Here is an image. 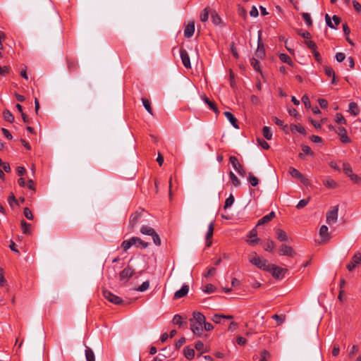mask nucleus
Returning <instances> with one entry per match:
<instances>
[{
    "label": "nucleus",
    "mask_w": 361,
    "mask_h": 361,
    "mask_svg": "<svg viewBox=\"0 0 361 361\" xmlns=\"http://www.w3.org/2000/svg\"><path fill=\"white\" fill-rule=\"evenodd\" d=\"M258 144L264 149H269L270 146L269 143L263 139H257Z\"/></svg>",
    "instance_id": "obj_59"
},
{
    "label": "nucleus",
    "mask_w": 361,
    "mask_h": 361,
    "mask_svg": "<svg viewBox=\"0 0 361 361\" xmlns=\"http://www.w3.org/2000/svg\"><path fill=\"white\" fill-rule=\"evenodd\" d=\"M325 74L329 77H333L335 75V72L331 67L325 66L324 67Z\"/></svg>",
    "instance_id": "obj_57"
},
{
    "label": "nucleus",
    "mask_w": 361,
    "mask_h": 361,
    "mask_svg": "<svg viewBox=\"0 0 361 361\" xmlns=\"http://www.w3.org/2000/svg\"><path fill=\"white\" fill-rule=\"evenodd\" d=\"M279 59L280 60L283 62V63H288L290 66L293 65V61H292V59H290V57L286 54H281L279 55Z\"/></svg>",
    "instance_id": "obj_42"
},
{
    "label": "nucleus",
    "mask_w": 361,
    "mask_h": 361,
    "mask_svg": "<svg viewBox=\"0 0 361 361\" xmlns=\"http://www.w3.org/2000/svg\"><path fill=\"white\" fill-rule=\"evenodd\" d=\"M302 16L308 27L312 25V20L311 19L310 15L308 13H302Z\"/></svg>",
    "instance_id": "obj_49"
},
{
    "label": "nucleus",
    "mask_w": 361,
    "mask_h": 361,
    "mask_svg": "<svg viewBox=\"0 0 361 361\" xmlns=\"http://www.w3.org/2000/svg\"><path fill=\"white\" fill-rule=\"evenodd\" d=\"M361 264V253L357 252L352 257L351 261L346 265V268L349 271L355 269L357 265Z\"/></svg>",
    "instance_id": "obj_7"
},
{
    "label": "nucleus",
    "mask_w": 361,
    "mask_h": 361,
    "mask_svg": "<svg viewBox=\"0 0 361 361\" xmlns=\"http://www.w3.org/2000/svg\"><path fill=\"white\" fill-rule=\"evenodd\" d=\"M271 318L273 319L276 320L277 322V325L279 326V325H281L284 322V321L286 319V316L283 315V314L279 315V314H276L272 315Z\"/></svg>",
    "instance_id": "obj_43"
},
{
    "label": "nucleus",
    "mask_w": 361,
    "mask_h": 361,
    "mask_svg": "<svg viewBox=\"0 0 361 361\" xmlns=\"http://www.w3.org/2000/svg\"><path fill=\"white\" fill-rule=\"evenodd\" d=\"M226 118L230 121L231 124L236 129L239 128L238 120L229 111H225L224 113Z\"/></svg>",
    "instance_id": "obj_20"
},
{
    "label": "nucleus",
    "mask_w": 361,
    "mask_h": 361,
    "mask_svg": "<svg viewBox=\"0 0 361 361\" xmlns=\"http://www.w3.org/2000/svg\"><path fill=\"white\" fill-rule=\"evenodd\" d=\"M262 133H263V136L267 139V140H271L272 138V132L271 130V128L268 126H264L262 129Z\"/></svg>",
    "instance_id": "obj_37"
},
{
    "label": "nucleus",
    "mask_w": 361,
    "mask_h": 361,
    "mask_svg": "<svg viewBox=\"0 0 361 361\" xmlns=\"http://www.w3.org/2000/svg\"><path fill=\"white\" fill-rule=\"evenodd\" d=\"M275 248V243L271 240H268L264 245V249L267 251L272 252Z\"/></svg>",
    "instance_id": "obj_32"
},
{
    "label": "nucleus",
    "mask_w": 361,
    "mask_h": 361,
    "mask_svg": "<svg viewBox=\"0 0 361 361\" xmlns=\"http://www.w3.org/2000/svg\"><path fill=\"white\" fill-rule=\"evenodd\" d=\"M214 222L212 221L208 226V230H207V232L206 233V237H205L207 247H210L212 245V242L211 239L214 234Z\"/></svg>",
    "instance_id": "obj_11"
},
{
    "label": "nucleus",
    "mask_w": 361,
    "mask_h": 361,
    "mask_svg": "<svg viewBox=\"0 0 361 361\" xmlns=\"http://www.w3.org/2000/svg\"><path fill=\"white\" fill-rule=\"evenodd\" d=\"M212 16V20L214 24L219 25L221 23V18L214 11L211 13Z\"/></svg>",
    "instance_id": "obj_56"
},
{
    "label": "nucleus",
    "mask_w": 361,
    "mask_h": 361,
    "mask_svg": "<svg viewBox=\"0 0 361 361\" xmlns=\"http://www.w3.org/2000/svg\"><path fill=\"white\" fill-rule=\"evenodd\" d=\"M249 261L251 264L264 271H267L270 266L268 260L261 258L256 253L249 255Z\"/></svg>",
    "instance_id": "obj_1"
},
{
    "label": "nucleus",
    "mask_w": 361,
    "mask_h": 361,
    "mask_svg": "<svg viewBox=\"0 0 361 361\" xmlns=\"http://www.w3.org/2000/svg\"><path fill=\"white\" fill-rule=\"evenodd\" d=\"M270 358V353L269 351L264 350L260 353V358L259 361H269Z\"/></svg>",
    "instance_id": "obj_48"
},
{
    "label": "nucleus",
    "mask_w": 361,
    "mask_h": 361,
    "mask_svg": "<svg viewBox=\"0 0 361 361\" xmlns=\"http://www.w3.org/2000/svg\"><path fill=\"white\" fill-rule=\"evenodd\" d=\"M279 255L293 257L295 256L296 252L292 247L286 244H282L279 247Z\"/></svg>",
    "instance_id": "obj_8"
},
{
    "label": "nucleus",
    "mask_w": 361,
    "mask_h": 361,
    "mask_svg": "<svg viewBox=\"0 0 361 361\" xmlns=\"http://www.w3.org/2000/svg\"><path fill=\"white\" fill-rule=\"evenodd\" d=\"M134 273V269H133L130 266H127L123 270H122L120 272L119 280L123 283H126L133 276Z\"/></svg>",
    "instance_id": "obj_5"
},
{
    "label": "nucleus",
    "mask_w": 361,
    "mask_h": 361,
    "mask_svg": "<svg viewBox=\"0 0 361 361\" xmlns=\"http://www.w3.org/2000/svg\"><path fill=\"white\" fill-rule=\"evenodd\" d=\"M229 178H230V180H231L233 185L235 186V187H238L240 186V181L239 180V179L237 178V176L233 173V172L232 171H230L229 172Z\"/></svg>",
    "instance_id": "obj_41"
},
{
    "label": "nucleus",
    "mask_w": 361,
    "mask_h": 361,
    "mask_svg": "<svg viewBox=\"0 0 361 361\" xmlns=\"http://www.w3.org/2000/svg\"><path fill=\"white\" fill-rule=\"evenodd\" d=\"M328 230V227L325 225L322 226L319 229V235L326 240L329 239Z\"/></svg>",
    "instance_id": "obj_38"
},
{
    "label": "nucleus",
    "mask_w": 361,
    "mask_h": 361,
    "mask_svg": "<svg viewBox=\"0 0 361 361\" xmlns=\"http://www.w3.org/2000/svg\"><path fill=\"white\" fill-rule=\"evenodd\" d=\"M21 229L24 234H30L31 224L27 223L25 220H22L20 222Z\"/></svg>",
    "instance_id": "obj_29"
},
{
    "label": "nucleus",
    "mask_w": 361,
    "mask_h": 361,
    "mask_svg": "<svg viewBox=\"0 0 361 361\" xmlns=\"http://www.w3.org/2000/svg\"><path fill=\"white\" fill-rule=\"evenodd\" d=\"M102 293L105 299L114 305H121L123 302L121 298L114 295L106 289L103 290Z\"/></svg>",
    "instance_id": "obj_2"
},
{
    "label": "nucleus",
    "mask_w": 361,
    "mask_h": 361,
    "mask_svg": "<svg viewBox=\"0 0 361 361\" xmlns=\"http://www.w3.org/2000/svg\"><path fill=\"white\" fill-rule=\"evenodd\" d=\"M202 99L204 102V103H206L209 106L210 109L214 111L216 114L219 113V111L218 110L216 105L214 102L210 101L209 98L207 97L206 96L202 97Z\"/></svg>",
    "instance_id": "obj_25"
},
{
    "label": "nucleus",
    "mask_w": 361,
    "mask_h": 361,
    "mask_svg": "<svg viewBox=\"0 0 361 361\" xmlns=\"http://www.w3.org/2000/svg\"><path fill=\"white\" fill-rule=\"evenodd\" d=\"M338 216V205L331 207L326 213V223L329 225L336 222Z\"/></svg>",
    "instance_id": "obj_4"
},
{
    "label": "nucleus",
    "mask_w": 361,
    "mask_h": 361,
    "mask_svg": "<svg viewBox=\"0 0 361 361\" xmlns=\"http://www.w3.org/2000/svg\"><path fill=\"white\" fill-rule=\"evenodd\" d=\"M23 214H24V216L29 220H32L33 219V215H32V213L31 212V210L27 208V207H25L24 209V211H23Z\"/></svg>",
    "instance_id": "obj_58"
},
{
    "label": "nucleus",
    "mask_w": 361,
    "mask_h": 361,
    "mask_svg": "<svg viewBox=\"0 0 361 361\" xmlns=\"http://www.w3.org/2000/svg\"><path fill=\"white\" fill-rule=\"evenodd\" d=\"M195 348L197 350L201 351V353L198 355V356H201L204 353L207 352V350H204V345L202 341H198L196 342L195 345Z\"/></svg>",
    "instance_id": "obj_39"
},
{
    "label": "nucleus",
    "mask_w": 361,
    "mask_h": 361,
    "mask_svg": "<svg viewBox=\"0 0 361 361\" xmlns=\"http://www.w3.org/2000/svg\"><path fill=\"white\" fill-rule=\"evenodd\" d=\"M209 8H205L202 12L200 13V20L202 22H206L208 18H209Z\"/></svg>",
    "instance_id": "obj_46"
},
{
    "label": "nucleus",
    "mask_w": 361,
    "mask_h": 361,
    "mask_svg": "<svg viewBox=\"0 0 361 361\" xmlns=\"http://www.w3.org/2000/svg\"><path fill=\"white\" fill-rule=\"evenodd\" d=\"M289 128L293 133L297 131L304 135L307 133L305 128L300 124H291Z\"/></svg>",
    "instance_id": "obj_21"
},
{
    "label": "nucleus",
    "mask_w": 361,
    "mask_h": 361,
    "mask_svg": "<svg viewBox=\"0 0 361 361\" xmlns=\"http://www.w3.org/2000/svg\"><path fill=\"white\" fill-rule=\"evenodd\" d=\"M349 178L355 183L361 184V178L358 176L357 174L353 173Z\"/></svg>",
    "instance_id": "obj_62"
},
{
    "label": "nucleus",
    "mask_w": 361,
    "mask_h": 361,
    "mask_svg": "<svg viewBox=\"0 0 361 361\" xmlns=\"http://www.w3.org/2000/svg\"><path fill=\"white\" fill-rule=\"evenodd\" d=\"M288 172L290 175L294 178L299 179L300 178H302V174L294 167H290Z\"/></svg>",
    "instance_id": "obj_35"
},
{
    "label": "nucleus",
    "mask_w": 361,
    "mask_h": 361,
    "mask_svg": "<svg viewBox=\"0 0 361 361\" xmlns=\"http://www.w3.org/2000/svg\"><path fill=\"white\" fill-rule=\"evenodd\" d=\"M85 357H86V360L87 361H95V357H94V352L92 351V350L86 346V349H85Z\"/></svg>",
    "instance_id": "obj_30"
},
{
    "label": "nucleus",
    "mask_w": 361,
    "mask_h": 361,
    "mask_svg": "<svg viewBox=\"0 0 361 361\" xmlns=\"http://www.w3.org/2000/svg\"><path fill=\"white\" fill-rule=\"evenodd\" d=\"M132 241L134 243V245L137 247H142V248H146L148 247L149 243L143 241L142 239L137 237H132Z\"/></svg>",
    "instance_id": "obj_26"
},
{
    "label": "nucleus",
    "mask_w": 361,
    "mask_h": 361,
    "mask_svg": "<svg viewBox=\"0 0 361 361\" xmlns=\"http://www.w3.org/2000/svg\"><path fill=\"white\" fill-rule=\"evenodd\" d=\"M234 202V197L232 194L229 195V197L226 200L224 204V209L230 207Z\"/></svg>",
    "instance_id": "obj_50"
},
{
    "label": "nucleus",
    "mask_w": 361,
    "mask_h": 361,
    "mask_svg": "<svg viewBox=\"0 0 361 361\" xmlns=\"http://www.w3.org/2000/svg\"><path fill=\"white\" fill-rule=\"evenodd\" d=\"M272 120L275 123L276 125H277L278 126H279L280 128H281V129L285 132V133H288V130H289V128L288 126V125L286 124H284V122L279 119V118L274 116L272 118Z\"/></svg>",
    "instance_id": "obj_22"
},
{
    "label": "nucleus",
    "mask_w": 361,
    "mask_h": 361,
    "mask_svg": "<svg viewBox=\"0 0 361 361\" xmlns=\"http://www.w3.org/2000/svg\"><path fill=\"white\" fill-rule=\"evenodd\" d=\"M247 180L249 183L251 184V185L253 187H255L259 184L258 178L253 176L251 173H249Z\"/></svg>",
    "instance_id": "obj_45"
},
{
    "label": "nucleus",
    "mask_w": 361,
    "mask_h": 361,
    "mask_svg": "<svg viewBox=\"0 0 361 361\" xmlns=\"http://www.w3.org/2000/svg\"><path fill=\"white\" fill-rule=\"evenodd\" d=\"M307 47L313 51H317V44L312 40L305 41Z\"/></svg>",
    "instance_id": "obj_53"
},
{
    "label": "nucleus",
    "mask_w": 361,
    "mask_h": 361,
    "mask_svg": "<svg viewBox=\"0 0 361 361\" xmlns=\"http://www.w3.org/2000/svg\"><path fill=\"white\" fill-rule=\"evenodd\" d=\"M265 55H266V54H265V49L264 47V44L261 42L260 35H259L258 46H257V49L255 51V56L257 58L262 59L265 57Z\"/></svg>",
    "instance_id": "obj_15"
},
{
    "label": "nucleus",
    "mask_w": 361,
    "mask_h": 361,
    "mask_svg": "<svg viewBox=\"0 0 361 361\" xmlns=\"http://www.w3.org/2000/svg\"><path fill=\"white\" fill-rule=\"evenodd\" d=\"M3 116H4V118L9 122V123H13L14 121V116L11 113L10 111L8 110H5L3 112Z\"/></svg>",
    "instance_id": "obj_40"
},
{
    "label": "nucleus",
    "mask_w": 361,
    "mask_h": 361,
    "mask_svg": "<svg viewBox=\"0 0 361 361\" xmlns=\"http://www.w3.org/2000/svg\"><path fill=\"white\" fill-rule=\"evenodd\" d=\"M190 329L197 336H201L203 331L202 324L193 322L192 319H190Z\"/></svg>",
    "instance_id": "obj_13"
},
{
    "label": "nucleus",
    "mask_w": 361,
    "mask_h": 361,
    "mask_svg": "<svg viewBox=\"0 0 361 361\" xmlns=\"http://www.w3.org/2000/svg\"><path fill=\"white\" fill-rule=\"evenodd\" d=\"M141 100L145 109L147 111V112L151 115H153L152 108L151 106L150 102L146 98H142Z\"/></svg>",
    "instance_id": "obj_36"
},
{
    "label": "nucleus",
    "mask_w": 361,
    "mask_h": 361,
    "mask_svg": "<svg viewBox=\"0 0 361 361\" xmlns=\"http://www.w3.org/2000/svg\"><path fill=\"white\" fill-rule=\"evenodd\" d=\"M332 19L334 20V24L332 23L330 16L328 14H326L325 20H326V25L331 29H335L336 28L335 25H338L341 23V19L340 17H338L336 15L333 16Z\"/></svg>",
    "instance_id": "obj_14"
},
{
    "label": "nucleus",
    "mask_w": 361,
    "mask_h": 361,
    "mask_svg": "<svg viewBox=\"0 0 361 361\" xmlns=\"http://www.w3.org/2000/svg\"><path fill=\"white\" fill-rule=\"evenodd\" d=\"M195 32V23L194 21H190L186 25L184 30V36L186 38H190L192 37Z\"/></svg>",
    "instance_id": "obj_16"
},
{
    "label": "nucleus",
    "mask_w": 361,
    "mask_h": 361,
    "mask_svg": "<svg viewBox=\"0 0 361 361\" xmlns=\"http://www.w3.org/2000/svg\"><path fill=\"white\" fill-rule=\"evenodd\" d=\"M140 232L142 234L147 235H152V234L155 233V231L154 228L147 226H142L140 229Z\"/></svg>",
    "instance_id": "obj_31"
},
{
    "label": "nucleus",
    "mask_w": 361,
    "mask_h": 361,
    "mask_svg": "<svg viewBox=\"0 0 361 361\" xmlns=\"http://www.w3.org/2000/svg\"><path fill=\"white\" fill-rule=\"evenodd\" d=\"M276 236L277 239L281 242H285L288 240L286 233L280 228H277L276 230Z\"/></svg>",
    "instance_id": "obj_23"
},
{
    "label": "nucleus",
    "mask_w": 361,
    "mask_h": 361,
    "mask_svg": "<svg viewBox=\"0 0 361 361\" xmlns=\"http://www.w3.org/2000/svg\"><path fill=\"white\" fill-rule=\"evenodd\" d=\"M182 317L179 314H176L173 318V322L175 324H177V325H179V326H181L183 322H182Z\"/></svg>",
    "instance_id": "obj_63"
},
{
    "label": "nucleus",
    "mask_w": 361,
    "mask_h": 361,
    "mask_svg": "<svg viewBox=\"0 0 361 361\" xmlns=\"http://www.w3.org/2000/svg\"><path fill=\"white\" fill-rule=\"evenodd\" d=\"M302 102H303V104L306 108H307V109L311 108V103H310V99L307 95L305 94L302 97Z\"/></svg>",
    "instance_id": "obj_60"
},
{
    "label": "nucleus",
    "mask_w": 361,
    "mask_h": 361,
    "mask_svg": "<svg viewBox=\"0 0 361 361\" xmlns=\"http://www.w3.org/2000/svg\"><path fill=\"white\" fill-rule=\"evenodd\" d=\"M323 184L328 188H331V189H333V188H336L338 187V184L337 183L331 179V178H329V179H327V180H325L323 181Z\"/></svg>",
    "instance_id": "obj_34"
},
{
    "label": "nucleus",
    "mask_w": 361,
    "mask_h": 361,
    "mask_svg": "<svg viewBox=\"0 0 361 361\" xmlns=\"http://www.w3.org/2000/svg\"><path fill=\"white\" fill-rule=\"evenodd\" d=\"M274 217H275V212H271L269 214L264 216L262 218H261L258 221V222L257 224V226H262V225H264V224L269 223Z\"/></svg>",
    "instance_id": "obj_18"
},
{
    "label": "nucleus",
    "mask_w": 361,
    "mask_h": 361,
    "mask_svg": "<svg viewBox=\"0 0 361 361\" xmlns=\"http://www.w3.org/2000/svg\"><path fill=\"white\" fill-rule=\"evenodd\" d=\"M249 240H247V243L250 245H256L259 242V238H257V231L255 228H252L248 234Z\"/></svg>",
    "instance_id": "obj_12"
},
{
    "label": "nucleus",
    "mask_w": 361,
    "mask_h": 361,
    "mask_svg": "<svg viewBox=\"0 0 361 361\" xmlns=\"http://www.w3.org/2000/svg\"><path fill=\"white\" fill-rule=\"evenodd\" d=\"M134 242L132 241V238L128 240H124L121 243V247L124 251H127L132 245H134Z\"/></svg>",
    "instance_id": "obj_44"
},
{
    "label": "nucleus",
    "mask_w": 361,
    "mask_h": 361,
    "mask_svg": "<svg viewBox=\"0 0 361 361\" xmlns=\"http://www.w3.org/2000/svg\"><path fill=\"white\" fill-rule=\"evenodd\" d=\"M229 162L232 164L233 169L242 176L246 174L244 167L239 163L238 159L235 156L229 158Z\"/></svg>",
    "instance_id": "obj_6"
},
{
    "label": "nucleus",
    "mask_w": 361,
    "mask_h": 361,
    "mask_svg": "<svg viewBox=\"0 0 361 361\" xmlns=\"http://www.w3.org/2000/svg\"><path fill=\"white\" fill-rule=\"evenodd\" d=\"M216 271V268L214 267H211L210 269H208L207 272H206L204 274V276L206 277V278H209L213 275L215 274Z\"/></svg>",
    "instance_id": "obj_64"
},
{
    "label": "nucleus",
    "mask_w": 361,
    "mask_h": 361,
    "mask_svg": "<svg viewBox=\"0 0 361 361\" xmlns=\"http://www.w3.org/2000/svg\"><path fill=\"white\" fill-rule=\"evenodd\" d=\"M250 64L256 71L260 72V64L257 59L255 58L251 59Z\"/></svg>",
    "instance_id": "obj_47"
},
{
    "label": "nucleus",
    "mask_w": 361,
    "mask_h": 361,
    "mask_svg": "<svg viewBox=\"0 0 361 361\" xmlns=\"http://www.w3.org/2000/svg\"><path fill=\"white\" fill-rule=\"evenodd\" d=\"M337 133L340 136V140L343 143L350 142V139L348 137L345 128L339 127Z\"/></svg>",
    "instance_id": "obj_17"
},
{
    "label": "nucleus",
    "mask_w": 361,
    "mask_h": 361,
    "mask_svg": "<svg viewBox=\"0 0 361 361\" xmlns=\"http://www.w3.org/2000/svg\"><path fill=\"white\" fill-rule=\"evenodd\" d=\"M143 209L137 210L130 215L129 219V227L131 229H133L138 223L139 220L141 218L142 213L143 212Z\"/></svg>",
    "instance_id": "obj_9"
},
{
    "label": "nucleus",
    "mask_w": 361,
    "mask_h": 361,
    "mask_svg": "<svg viewBox=\"0 0 361 361\" xmlns=\"http://www.w3.org/2000/svg\"><path fill=\"white\" fill-rule=\"evenodd\" d=\"M152 240L154 241V243L157 245V246H159L161 245V239L159 236V235L157 233V232H155V233L152 234Z\"/></svg>",
    "instance_id": "obj_61"
},
{
    "label": "nucleus",
    "mask_w": 361,
    "mask_h": 361,
    "mask_svg": "<svg viewBox=\"0 0 361 361\" xmlns=\"http://www.w3.org/2000/svg\"><path fill=\"white\" fill-rule=\"evenodd\" d=\"M180 55L182 63L186 68H191L190 60L187 51L183 48L180 49Z\"/></svg>",
    "instance_id": "obj_10"
},
{
    "label": "nucleus",
    "mask_w": 361,
    "mask_h": 361,
    "mask_svg": "<svg viewBox=\"0 0 361 361\" xmlns=\"http://www.w3.org/2000/svg\"><path fill=\"white\" fill-rule=\"evenodd\" d=\"M149 287V281H144L137 289L140 292H144L147 290Z\"/></svg>",
    "instance_id": "obj_51"
},
{
    "label": "nucleus",
    "mask_w": 361,
    "mask_h": 361,
    "mask_svg": "<svg viewBox=\"0 0 361 361\" xmlns=\"http://www.w3.org/2000/svg\"><path fill=\"white\" fill-rule=\"evenodd\" d=\"M188 291H189V286L184 284V285H183V286L181 287V288L180 290L175 292L174 298L175 299L181 298L185 296L188 294Z\"/></svg>",
    "instance_id": "obj_19"
},
{
    "label": "nucleus",
    "mask_w": 361,
    "mask_h": 361,
    "mask_svg": "<svg viewBox=\"0 0 361 361\" xmlns=\"http://www.w3.org/2000/svg\"><path fill=\"white\" fill-rule=\"evenodd\" d=\"M343 171L348 177H350L353 173L352 167L348 162L343 164Z\"/></svg>",
    "instance_id": "obj_33"
},
{
    "label": "nucleus",
    "mask_w": 361,
    "mask_h": 361,
    "mask_svg": "<svg viewBox=\"0 0 361 361\" xmlns=\"http://www.w3.org/2000/svg\"><path fill=\"white\" fill-rule=\"evenodd\" d=\"M309 201L310 197L307 199H303L300 200L298 204L296 205L297 209H300L305 207L308 204Z\"/></svg>",
    "instance_id": "obj_54"
},
{
    "label": "nucleus",
    "mask_w": 361,
    "mask_h": 361,
    "mask_svg": "<svg viewBox=\"0 0 361 361\" xmlns=\"http://www.w3.org/2000/svg\"><path fill=\"white\" fill-rule=\"evenodd\" d=\"M267 271L271 273L274 278L276 279H281L283 278L284 274L287 270L286 269H283L274 264H270L269 268Z\"/></svg>",
    "instance_id": "obj_3"
},
{
    "label": "nucleus",
    "mask_w": 361,
    "mask_h": 361,
    "mask_svg": "<svg viewBox=\"0 0 361 361\" xmlns=\"http://www.w3.org/2000/svg\"><path fill=\"white\" fill-rule=\"evenodd\" d=\"M184 355L188 360H192L195 357V350L192 348H190L189 347H185L184 348Z\"/></svg>",
    "instance_id": "obj_28"
},
{
    "label": "nucleus",
    "mask_w": 361,
    "mask_h": 361,
    "mask_svg": "<svg viewBox=\"0 0 361 361\" xmlns=\"http://www.w3.org/2000/svg\"><path fill=\"white\" fill-rule=\"evenodd\" d=\"M348 111L353 116H357L360 113V109L357 104L355 102H350L349 104Z\"/></svg>",
    "instance_id": "obj_27"
},
{
    "label": "nucleus",
    "mask_w": 361,
    "mask_h": 361,
    "mask_svg": "<svg viewBox=\"0 0 361 361\" xmlns=\"http://www.w3.org/2000/svg\"><path fill=\"white\" fill-rule=\"evenodd\" d=\"M216 288L211 283L206 285L203 289V291L207 293H212L214 292Z\"/></svg>",
    "instance_id": "obj_55"
},
{
    "label": "nucleus",
    "mask_w": 361,
    "mask_h": 361,
    "mask_svg": "<svg viewBox=\"0 0 361 361\" xmlns=\"http://www.w3.org/2000/svg\"><path fill=\"white\" fill-rule=\"evenodd\" d=\"M335 121L337 123H343V124H345L346 123V120L343 116V115L341 114H340V113H337L336 114Z\"/></svg>",
    "instance_id": "obj_52"
},
{
    "label": "nucleus",
    "mask_w": 361,
    "mask_h": 361,
    "mask_svg": "<svg viewBox=\"0 0 361 361\" xmlns=\"http://www.w3.org/2000/svg\"><path fill=\"white\" fill-rule=\"evenodd\" d=\"M192 319L193 320V322L203 324L205 321V317L199 312H195L193 313V319Z\"/></svg>",
    "instance_id": "obj_24"
}]
</instances>
